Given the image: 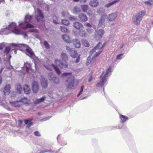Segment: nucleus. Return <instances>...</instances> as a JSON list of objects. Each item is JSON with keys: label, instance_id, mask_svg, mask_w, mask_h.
I'll use <instances>...</instances> for the list:
<instances>
[{"label": "nucleus", "instance_id": "f257e3e1", "mask_svg": "<svg viewBox=\"0 0 153 153\" xmlns=\"http://www.w3.org/2000/svg\"><path fill=\"white\" fill-rule=\"evenodd\" d=\"M103 46L101 42H99L96 46L90 51V55L88 57L86 64L87 65H91L95 61L96 58L98 56L102 51Z\"/></svg>", "mask_w": 153, "mask_h": 153}, {"label": "nucleus", "instance_id": "f03ea898", "mask_svg": "<svg viewBox=\"0 0 153 153\" xmlns=\"http://www.w3.org/2000/svg\"><path fill=\"white\" fill-rule=\"evenodd\" d=\"M13 46L20 48V50L22 51H25L26 54L29 56H33L34 55V53L31 49L27 45L24 44L13 43Z\"/></svg>", "mask_w": 153, "mask_h": 153}, {"label": "nucleus", "instance_id": "7ed1b4c3", "mask_svg": "<svg viewBox=\"0 0 153 153\" xmlns=\"http://www.w3.org/2000/svg\"><path fill=\"white\" fill-rule=\"evenodd\" d=\"M111 67H109L107 69L105 74L102 73L101 76L100 80L99 82L96 84L97 86H102L106 85L107 77L111 75Z\"/></svg>", "mask_w": 153, "mask_h": 153}, {"label": "nucleus", "instance_id": "20e7f679", "mask_svg": "<svg viewBox=\"0 0 153 153\" xmlns=\"http://www.w3.org/2000/svg\"><path fill=\"white\" fill-rule=\"evenodd\" d=\"M61 76L64 78L66 76L69 77L66 81V87L69 90L72 89L74 88V77L72 75L71 73H65L62 74Z\"/></svg>", "mask_w": 153, "mask_h": 153}, {"label": "nucleus", "instance_id": "39448f33", "mask_svg": "<svg viewBox=\"0 0 153 153\" xmlns=\"http://www.w3.org/2000/svg\"><path fill=\"white\" fill-rule=\"evenodd\" d=\"M61 57L62 60L60 61L57 59H56L55 61V64L57 66L59 67L60 68L62 67L66 68L68 66L66 62L68 59L67 55L65 53H62L61 54Z\"/></svg>", "mask_w": 153, "mask_h": 153}, {"label": "nucleus", "instance_id": "423d86ee", "mask_svg": "<svg viewBox=\"0 0 153 153\" xmlns=\"http://www.w3.org/2000/svg\"><path fill=\"white\" fill-rule=\"evenodd\" d=\"M4 31H6L9 30V32L7 34L11 33H13L16 34H19L21 33V31L17 29L15 23L12 22L7 26H4Z\"/></svg>", "mask_w": 153, "mask_h": 153}, {"label": "nucleus", "instance_id": "0eeeda50", "mask_svg": "<svg viewBox=\"0 0 153 153\" xmlns=\"http://www.w3.org/2000/svg\"><path fill=\"white\" fill-rule=\"evenodd\" d=\"M32 18V16L27 15L25 18V21L24 22H19V25L21 28L24 29H26L27 28H32L33 27V26L32 25L28 23L26 24L27 23L30 22Z\"/></svg>", "mask_w": 153, "mask_h": 153}, {"label": "nucleus", "instance_id": "6e6552de", "mask_svg": "<svg viewBox=\"0 0 153 153\" xmlns=\"http://www.w3.org/2000/svg\"><path fill=\"white\" fill-rule=\"evenodd\" d=\"M145 13V12L144 11H142L139 12L132 19L133 23L136 25H139Z\"/></svg>", "mask_w": 153, "mask_h": 153}, {"label": "nucleus", "instance_id": "1a4fd4ad", "mask_svg": "<svg viewBox=\"0 0 153 153\" xmlns=\"http://www.w3.org/2000/svg\"><path fill=\"white\" fill-rule=\"evenodd\" d=\"M49 79L51 82L54 84H58L59 82V80L58 77L55 76L52 72H50L48 75Z\"/></svg>", "mask_w": 153, "mask_h": 153}, {"label": "nucleus", "instance_id": "9d476101", "mask_svg": "<svg viewBox=\"0 0 153 153\" xmlns=\"http://www.w3.org/2000/svg\"><path fill=\"white\" fill-rule=\"evenodd\" d=\"M105 33L104 30L102 29H100L97 30L95 33V38L97 39H101Z\"/></svg>", "mask_w": 153, "mask_h": 153}, {"label": "nucleus", "instance_id": "9b49d317", "mask_svg": "<svg viewBox=\"0 0 153 153\" xmlns=\"http://www.w3.org/2000/svg\"><path fill=\"white\" fill-rule=\"evenodd\" d=\"M37 13L36 18L38 22H39L41 19H43L44 16L42 12L38 8L37 9Z\"/></svg>", "mask_w": 153, "mask_h": 153}, {"label": "nucleus", "instance_id": "f8f14e48", "mask_svg": "<svg viewBox=\"0 0 153 153\" xmlns=\"http://www.w3.org/2000/svg\"><path fill=\"white\" fill-rule=\"evenodd\" d=\"M41 85L42 87L44 88H46L48 84L47 80L45 79L43 75L41 76Z\"/></svg>", "mask_w": 153, "mask_h": 153}, {"label": "nucleus", "instance_id": "ddd939ff", "mask_svg": "<svg viewBox=\"0 0 153 153\" xmlns=\"http://www.w3.org/2000/svg\"><path fill=\"white\" fill-rule=\"evenodd\" d=\"M74 26L76 29L82 30L83 28L82 25L79 22H76L73 24Z\"/></svg>", "mask_w": 153, "mask_h": 153}, {"label": "nucleus", "instance_id": "4468645a", "mask_svg": "<svg viewBox=\"0 0 153 153\" xmlns=\"http://www.w3.org/2000/svg\"><path fill=\"white\" fill-rule=\"evenodd\" d=\"M32 90L33 92L35 93H37L38 92L39 90L38 84L35 81H33V82Z\"/></svg>", "mask_w": 153, "mask_h": 153}, {"label": "nucleus", "instance_id": "2eb2a0df", "mask_svg": "<svg viewBox=\"0 0 153 153\" xmlns=\"http://www.w3.org/2000/svg\"><path fill=\"white\" fill-rule=\"evenodd\" d=\"M20 102L19 100L13 102H10V103L13 107L16 108H19L21 107V105L20 104Z\"/></svg>", "mask_w": 153, "mask_h": 153}, {"label": "nucleus", "instance_id": "dca6fc26", "mask_svg": "<svg viewBox=\"0 0 153 153\" xmlns=\"http://www.w3.org/2000/svg\"><path fill=\"white\" fill-rule=\"evenodd\" d=\"M79 18L81 21L85 22L87 21L88 18L85 14L81 13L78 16Z\"/></svg>", "mask_w": 153, "mask_h": 153}, {"label": "nucleus", "instance_id": "f3484780", "mask_svg": "<svg viewBox=\"0 0 153 153\" xmlns=\"http://www.w3.org/2000/svg\"><path fill=\"white\" fill-rule=\"evenodd\" d=\"M107 17V15L106 14H104L101 16V19L99 21V25L100 27H102L105 21V19Z\"/></svg>", "mask_w": 153, "mask_h": 153}, {"label": "nucleus", "instance_id": "a211bd4d", "mask_svg": "<svg viewBox=\"0 0 153 153\" xmlns=\"http://www.w3.org/2000/svg\"><path fill=\"white\" fill-rule=\"evenodd\" d=\"M70 56L73 58H75L78 55V54L75 49L74 48H72V50L69 53Z\"/></svg>", "mask_w": 153, "mask_h": 153}, {"label": "nucleus", "instance_id": "6ab92c4d", "mask_svg": "<svg viewBox=\"0 0 153 153\" xmlns=\"http://www.w3.org/2000/svg\"><path fill=\"white\" fill-rule=\"evenodd\" d=\"M72 42L76 48H80L81 44L79 40L76 39H74L73 40Z\"/></svg>", "mask_w": 153, "mask_h": 153}, {"label": "nucleus", "instance_id": "aec40b11", "mask_svg": "<svg viewBox=\"0 0 153 153\" xmlns=\"http://www.w3.org/2000/svg\"><path fill=\"white\" fill-rule=\"evenodd\" d=\"M45 152H48L50 153H57V152H55L53 149H49L48 148H43L42 150V152L40 153H43Z\"/></svg>", "mask_w": 153, "mask_h": 153}, {"label": "nucleus", "instance_id": "412c9836", "mask_svg": "<svg viewBox=\"0 0 153 153\" xmlns=\"http://www.w3.org/2000/svg\"><path fill=\"white\" fill-rule=\"evenodd\" d=\"M10 85H6L4 87L3 92L5 95H8L10 92Z\"/></svg>", "mask_w": 153, "mask_h": 153}, {"label": "nucleus", "instance_id": "4be33fe9", "mask_svg": "<svg viewBox=\"0 0 153 153\" xmlns=\"http://www.w3.org/2000/svg\"><path fill=\"white\" fill-rule=\"evenodd\" d=\"M117 17V14L115 13L110 14L108 17L109 21H114Z\"/></svg>", "mask_w": 153, "mask_h": 153}, {"label": "nucleus", "instance_id": "5701e85b", "mask_svg": "<svg viewBox=\"0 0 153 153\" xmlns=\"http://www.w3.org/2000/svg\"><path fill=\"white\" fill-rule=\"evenodd\" d=\"M90 5L92 7H96L99 4V3L97 0H92L89 2Z\"/></svg>", "mask_w": 153, "mask_h": 153}, {"label": "nucleus", "instance_id": "b1692460", "mask_svg": "<svg viewBox=\"0 0 153 153\" xmlns=\"http://www.w3.org/2000/svg\"><path fill=\"white\" fill-rule=\"evenodd\" d=\"M20 102L24 104H28L30 103V101L26 97L21 98L19 99Z\"/></svg>", "mask_w": 153, "mask_h": 153}, {"label": "nucleus", "instance_id": "393cba45", "mask_svg": "<svg viewBox=\"0 0 153 153\" xmlns=\"http://www.w3.org/2000/svg\"><path fill=\"white\" fill-rule=\"evenodd\" d=\"M24 91L25 93L27 94H30L31 91L30 87L27 85L24 86Z\"/></svg>", "mask_w": 153, "mask_h": 153}, {"label": "nucleus", "instance_id": "a878e982", "mask_svg": "<svg viewBox=\"0 0 153 153\" xmlns=\"http://www.w3.org/2000/svg\"><path fill=\"white\" fill-rule=\"evenodd\" d=\"M46 98L45 96H43L41 98L37 99L34 101L35 104H38L44 101Z\"/></svg>", "mask_w": 153, "mask_h": 153}, {"label": "nucleus", "instance_id": "bb28decb", "mask_svg": "<svg viewBox=\"0 0 153 153\" xmlns=\"http://www.w3.org/2000/svg\"><path fill=\"white\" fill-rule=\"evenodd\" d=\"M24 121L25 124L27 125V126L28 128L32 125L33 123L31 119H25Z\"/></svg>", "mask_w": 153, "mask_h": 153}, {"label": "nucleus", "instance_id": "cd10ccee", "mask_svg": "<svg viewBox=\"0 0 153 153\" xmlns=\"http://www.w3.org/2000/svg\"><path fill=\"white\" fill-rule=\"evenodd\" d=\"M120 119L121 122L122 123H124L128 119V117H127L122 115H120Z\"/></svg>", "mask_w": 153, "mask_h": 153}, {"label": "nucleus", "instance_id": "c85d7f7f", "mask_svg": "<svg viewBox=\"0 0 153 153\" xmlns=\"http://www.w3.org/2000/svg\"><path fill=\"white\" fill-rule=\"evenodd\" d=\"M24 67L26 69V71L28 72L29 70L31 68V65L29 63L27 62L25 63L24 64Z\"/></svg>", "mask_w": 153, "mask_h": 153}, {"label": "nucleus", "instance_id": "c756f323", "mask_svg": "<svg viewBox=\"0 0 153 153\" xmlns=\"http://www.w3.org/2000/svg\"><path fill=\"white\" fill-rule=\"evenodd\" d=\"M62 39L66 42H69L70 41L69 37L66 34H64L62 36Z\"/></svg>", "mask_w": 153, "mask_h": 153}, {"label": "nucleus", "instance_id": "7c9ffc66", "mask_svg": "<svg viewBox=\"0 0 153 153\" xmlns=\"http://www.w3.org/2000/svg\"><path fill=\"white\" fill-rule=\"evenodd\" d=\"M118 1V0H114L111 2L108 3L106 4L105 7H108L112 6V5L114 4L115 3L117 2Z\"/></svg>", "mask_w": 153, "mask_h": 153}, {"label": "nucleus", "instance_id": "2f4dec72", "mask_svg": "<svg viewBox=\"0 0 153 153\" xmlns=\"http://www.w3.org/2000/svg\"><path fill=\"white\" fill-rule=\"evenodd\" d=\"M81 7L82 9V11L84 12H87L88 9V6L87 5L84 4L81 6Z\"/></svg>", "mask_w": 153, "mask_h": 153}, {"label": "nucleus", "instance_id": "473e14b6", "mask_svg": "<svg viewBox=\"0 0 153 153\" xmlns=\"http://www.w3.org/2000/svg\"><path fill=\"white\" fill-rule=\"evenodd\" d=\"M52 65L56 71L57 74L58 75L60 74H61V71L59 69L57 66H55L53 64H52Z\"/></svg>", "mask_w": 153, "mask_h": 153}, {"label": "nucleus", "instance_id": "72a5a7b5", "mask_svg": "<svg viewBox=\"0 0 153 153\" xmlns=\"http://www.w3.org/2000/svg\"><path fill=\"white\" fill-rule=\"evenodd\" d=\"M81 11V10L78 7H74L73 8V12L74 13H79Z\"/></svg>", "mask_w": 153, "mask_h": 153}, {"label": "nucleus", "instance_id": "f704fd0d", "mask_svg": "<svg viewBox=\"0 0 153 153\" xmlns=\"http://www.w3.org/2000/svg\"><path fill=\"white\" fill-rule=\"evenodd\" d=\"M82 44L85 46L88 47L89 46V44L88 41L85 39L82 40Z\"/></svg>", "mask_w": 153, "mask_h": 153}, {"label": "nucleus", "instance_id": "c9c22d12", "mask_svg": "<svg viewBox=\"0 0 153 153\" xmlns=\"http://www.w3.org/2000/svg\"><path fill=\"white\" fill-rule=\"evenodd\" d=\"M61 30L62 32L64 33H67L68 31V29L65 26H61Z\"/></svg>", "mask_w": 153, "mask_h": 153}, {"label": "nucleus", "instance_id": "e433bc0d", "mask_svg": "<svg viewBox=\"0 0 153 153\" xmlns=\"http://www.w3.org/2000/svg\"><path fill=\"white\" fill-rule=\"evenodd\" d=\"M16 89L18 92L19 94L21 93V92L22 91L21 86L20 85H17Z\"/></svg>", "mask_w": 153, "mask_h": 153}, {"label": "nucleus", "instance_id": "4c0bfd02", "mask_svg": "<svg viewBox=\"0 0 153 153\" xmlns=\"http://www.w3.org/2000/svg\"><path fill=\"white\" fill-rule=\"evenodd\" d=\"M62 23L65 25H67L69 24V22L68 20L65 19H62L61 20Z\"/></svg>", "mask_w": 153, "mask_h": 153}, {"label": "nucleus", "instance_id": "58836bf2", "mask_svg": "<svg viewBox=\"0 0 153 153\" xmlns=\"http://www.w3.org/2000/svg\"><path fill=\"white\" fill-rule=\"evenodd\" d=\"M145 3L148 5H152L153 4V0H149L146 1Z\"/></svg>", "mask_w": 153, "mask_h": 153}, {"label": "nucleus", "instance_id": "ea45409f", "mask_svg": "<svg viewBox=\"0 0 153 153\" xmlns=\"http://www.w3.org/2000/svg\"><path fill=\"white\" fill-rule=\"evenodd\" d=\"M55 94L54 93H53L51 91H49L48 94V96L52 98H53L54 97V95Z\"/></svg>", "mask_w": 153, "mask_h": 153}, {"label": "nucleus", "instance_id": "a19ab883", "mask_svg": "<svg viewBox=\"0 0 153 153\" xmlns=\"http://www.w3.org/2000/svg\"><path fill=\"white\" fill-rule=\"evenodd\" d=\"M10 50V47H6L5 48V50L4 51V53L5 54H7Z\"/></svg>", "mask_w": 153, "mask_h": 153}, {"label": "nucleus", "instance_id": "79ce46f5", "mask_svg": "<svg viewBox=\"0 0 153 153\" xmlns=\"http://www.w3.org/2000/svg\"><path fill=\"white\" fill-rule=\"evenodd\" d=\"M123 55L124 54L121 53L117 55L116 58V60L121 59H122V57L123 56Z\"/></svg>", "mask_w": 153, "mask_h": 153}, {"label": "nucleus", "instance_id": "37998d69", "mask_svg": "<svg viewBox=\"0 0 153 153\" xmlns=\"http://www.w3.org/2000/svg\"><path fill=\"white\" fill-rule=\"evenodd\" d=\"M44 66H45L46 68L49 70H51L52 69V66L51 65H44Z\"/></svg>", "mask_w": 153, "mask_h": 153}, {"label": "nucleus", "instance_id": "c03bdc74", "mask_svg": "<svg viewBox=\"0 0 153 153\" xmlns=\"http://www.w3.org/2000/svg\"><path fill=\"white\" fill-rule=\"evenodd\" d=\"M80 30V33H79L80 35L84 37H86V33L85 31H81Z\"/></svg>", "mask_w": 153, "mask_h": 153}, {"label": "nucleus", "instance_id": "a18cd8bd", "mask_svg": "<svg viewBox=\"0 0 153 153\" xmlns=\"http://www.w3.org/2000/svg\"><path fill=\"white\" fill-rule=\"evenodd\" d=\"M44 45L45 46V48L47 49L49 48V45L48 42L46 41H45L44 42Z\"/></svg>", "mask_w": 153, "mask_h": 153}, {"label": "nucleus", "instance_id": "49530a36", "mask_svg": "<svg viewBox=\"0 0 153 153\" xmlns=\"http://www.w3.org/2000/svg\"><path fill=\"white\" fill-rule=\"evenodd\" d=\"M84 88V86L83 85H82L81 86L80 90L79 92V94L77 95V97H79L82 94Z\"/></svg>", "mask_w": 153, "mask_h": 153}, {"label": "nucleus", "instance_id": "de8ad7c7", "mask_svg": "<svg viewBox=\"0 0 153 153\" xmlns=\"http://www.w3.org/2000/svg\"><path fill=\"white\" fill-rule=\"evenodd\" d=\"M51 117H46L45 118H43L42 119L40 120V121H46L47 120H48Z\"/></svg>", "mask_w": 153, "mask_h": 153}, {"label": "nucleus", "instance_id": "09e8293b", "mask_svg": "<svg viewBox=\"0 0 153 153\" xmlns=\"http://www.w3.org/2000/svg\"><path fill=\"white\" fill-rule=\"evenodd\" d=\"M29 31L30 32H34L36 33H37L38 32V31L37 30L34 29H32L30 30Z\"/></svg>", "mask_w": 153, "mask_h": 153}, {"label": "nucleus", "instance_id": "8fccbe9b", "mask_svg": "<svg viewBox=\"0 0 153 153\" xmlns=\"http://www.w3.org/2000/svg\"><path fill=\"white\" fill-rule=\"evenodd\" d=\"M62 14L63 17H66L67 16V15L68 14L67 12H63L62 13Z\"/></svg>", "mask_w": 153, "mask_h": 153}, {"label": "nucleus", "instance_id": "3c124183", "mask_svg": "<svg viewBox=\"0 0 153 153\" xmlns=\"http://www.w3.org/2000/svg\"><path fill=\"white\" fill-rule=\"evenodd\" d=\"M87 31L89 33H91L93 31V30L91 28H88L86 29Z\"/></svg>", "mask_w": 153, "mask_h": 153}, {"label": "nucleus", "instance_id": "603ef678", "mask_svg": "<svg viewBox=\"0 0 153 153\" xmlns=\"http://www.w3.org/2000/svg\"><path fill=\"white\" fill-rule=\"evenodd\" d=\"M66 50L69 53V52L70 51H71L72 50V48H71L69 46H66Z\"/></svg>", "mask_w": 153, "mask_h": 153}, {"label": "nucleus", "instance_id": "864d4df0", "mask_svg": "<svg viewBox=\"0 0 153 153\" xmlns=\"http://www.w3.org/2000/svg\"><path fill=\"white\" fill-rule=\"evenodd\" d=\"M87 13L88 14V15L89 16H91L93 14L92 11L91 10H89L87 12Z\"/></svg>", "mask_w": 153, "mask_h": 153}, {"label": "nucleus", "instance_id": "5fc2aeb1", "mask_svg": "<svg viewBox=\"0 0 153 153\" xmlns=\"http://www.w3.org/2000/svg\"><path fill=\"white\" fill-rule=\"evenodd\" d=\"M34 135L37 136H40V134L38 131H36L34 132Z\"/></svg>", "mask_w": 153, "mask_h": 153}, {"label": "nucleus", "instance_id": "6e6d98bb", "mask_svg": "<svg viewBox=\"0 0 153 153\" xmlns=\"http://www.w3.org/2000/svg\"><path fill=\"white\" fill-rule=\"evenodd\" d=\"M121 128V127L118 126H116V127L115 126H112L111 127V129L112 130H114L115 129H120Z\"/></svg>", "mask_w": 153, "mask_h": 153}, {"label": "nucleus", "instance_id": "4d7b16f0", "mask_svg": "<svg viewBox=\"0 0 153 153\" xmlns=\"http://www.w3.org/2000/svg\"><path fill=\"white\" fill-rule=\"evenodd\" d=\"M80 60V58L79 56L76 59V60L75 61V63H77L79 62Z\"/></svg>", "mask_w": 153, "mask_h": 153}, {"label": "nucleus", "instance_id": "13d9d810", "mask_svg": "<svg viewBox=\"0 0 153 153\" xmlns=\"http://www.w3.org/2000/svg\"><path fill=\"white\" fill-rule=\"evenodd\" d=\"M93 77L91 75L90 76L89 79H88V82H91L92 81Z\"/></svg>", "mask_w": 153, "mask_h": 153}, {"label": "nucleus", "instance_id": "bf43d9fd", "mask_svg": "<svg viewBox=\"0 0 153 153\" xmlns=\"http://www.w3.org/2000/svg\"><path fill=\"white\" fill-rule=\"evenodd\" d=\"M86 25L88 27H91V25L89 23H86Z\"/></svg>", "mask_w": 153, "mask_h": 153}, {"label": "nucleus", "instance_id": "052dcab7", "mask_svg": "<svg viewBox=\"0 0 153 153\" xmlns=\"http://www.w3.org/2000/svg\"><path fill=\"white\" fill-rule=\"evenodd\" d=\"M4 47V45L2 44L0 46V50H2L3 49Z\"/></svg>", "mask_w": 153, "mask_h": 153}, {"label": "nucleus", "instance_id": "680f3d73", "mask_svg": "<svg viewBox=\"0 0 153 153\" xmlns=\"http://www.w3.org/2000/svg\"><path fill=\"white\" fill-rule=\"evenodd\" d=\"M69 19L73 21L75 20V18L73 17H69Z\"/></svg>", "mask_w": 153, "mask_h": 153}, {"label": "nucleus", "instance_id": "e2e57ef3", "mask_svg": "<svg viewBox=\"0 0 153 153\" xmlns=\"http://www.w3.org/2000/svg\"><path fill=\"white\" fill-rule=\"evenodd\" d=\"M22 121L21 120H19L18 121V123L19 125H20L22 124Z\"/></svg>", "mask_w": 153, "mask_h": 153}, {"label": "nucleus", "instance_id": "0e129e2a", "mask_svg": "<svg viewBox=\"0 0 153 153\" xmlns=\"http://www.w3.org/2000/svg\"><path fill=\"white\" fill-rule=\"evenodd\" d=\"M53 20H55V19H57V18L56 16H54L53 17Z\"/></svg>", "mask_w": 153, "mask_h": 153}, {"label": "nucleus", "instance_id": "69168bd1", "mask_svg": "<svg viewBox=\"0 0 153 153\" xmlns=\"http://www.w3.org/2000/svg\"><path fill=\"white\" fill-rule=\"evenodd\" d=\"M79 1L82 3H85L86 2L87 0H79Z\"/></svg>", "mask_w": 153, "mask_h": 153}, {"label": "nucleus", "instance_id": "338daca9", "mask_svg": "<svg viewBox=\"0 0 153 153\" xmlns=\"http://www.w3.org/2000/svg\"><path fill=\"white\" fill-rule=\"evenodd\" d=\"M2 82V77L0 76V84Z\"/></svg>", "mask_w": 153, "mask_h": 153}, {"label": "nucleus", "instance_id": "774afa93", "mask_svg": "<svg viewBox=\"0 0 153 153\" xmlns=\"http://www.w3.org/2000/svg\"><path fill=\"white\" fill-rule=\"evenodd\" d=\"M124 45V44H122V45L120 47V49H122V48H123Z\"/></svg>", "mask_w": 153, "mask_h": 153}]
</instances>
